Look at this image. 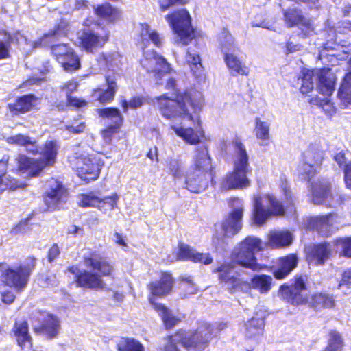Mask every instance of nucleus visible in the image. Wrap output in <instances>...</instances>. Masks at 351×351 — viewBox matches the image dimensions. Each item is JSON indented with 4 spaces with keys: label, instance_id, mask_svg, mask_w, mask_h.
I'll list each match as a JSON object with an SVG mask.
<instances>
[{
    "label": "nucleus",
    "instance_id": "1",
    "mask_svg": "<svg viewBox=\"0 0 351 351\" xmlns=\"http://www.w3.org/2000/svg\"><path fill=\"white\" fill-rule=\"evenodd\" d=\"M204 104L203 94L193 88L183 90L176 89L173 97L163 93L154 99V107L165 119H186L199 128L195 130L191 127L171 126L178 136L186 144L193 145H199L205 137L200 119Z\"/></svg>",
    "mask_w": 351,
    "mask_h": 351
},
{
    "label": "nucleus",
    "instance_id": "2",
    "mask_svg": "<svg viewBox=\"0 0 351 351\" xmlns=\"http://www.w3.org/2000/svg\"><path fill=\"white\" fill-rule=\"evenodd\" d=\"M8 142L18 146H35V148L27 149V152L33 155L40 154L39 158H31L25 154L18 156L16 169L18 171L27 173L28 178L40 176L45 169L53 167L57 162L60 145L56 140L46 141L42 145L40 152L36 147V141L22 134L9 137Z\"/></svg>",
    "mask_w": 351,
    "mask_h": 351
},
{
    "label": "nucleus",
    "instance_id": "3",
    "mask_svg": "<svg viewBox=\"0 0 351 351\" xmlns=\"http://www.w3.org/2000/svg\"><path fill=\"white\" fill-rule=\"evenodd\" d=\"M83 262L86 267L93 271L80 269L76 264L66 268V271L73 275V283L76 287L92 291L104 290L106 288V284L102 278H114L113 263L98 252L92 251L84 256Z\"/></svg>",
    "mask_w": 351,
    "mask_h": 351
},
{
    "label": "nucleus",
    "instance_id": "4",
    "mask_svg": "<svg viewBox=\"0 0 351 351\" xmlns=\"http://www.w3.org/2000/svg\"><path fill=\"white\" fill-rule=\"evenodd\" d=\"M307 289L305 278L297 274L291 279L290 282H285L279 287L278 295L283 301L294 306L306 305L316 311L335 307L336 301L333 295L326 291H317L308 296Z\"/></svg>",
    "mask_w": 351,
    "mask_h": 351
},
{
    "label": "nucleus",
    "instance_id": "5",
    "mask_svg": "<svg viewBox=\"0 0 351 351\" xmlns=\"http://www.w3.org/2000/svg\"><path fill=\"white\" fill-rule=\"evenodd\" d=\"M280 188L285 197L284 202L272 193L253 196L251 219L255 225L263 226L269 218L282 217L287 209L295 207L294 197L286 180L282 181Z\"/></svg>",
    "mask_w": 351,
    "mask_h": 351
},
{
    "label": "nucleus",
    "instance_id": "6",
    "mask_svg": "<svg viewBox=\"0 0 351 351\" xmlns=\"http://www.w3.org/2000/svg\"><path fill=\"white\" fill-rule=\"evenodd\" d=\"M216 337L213 325L204 322L193 330H176L166 337L163 351H181L177 343L186 351H210V345Z\"/></svg>",
    "mask_w": 351,
    "mask_h": 351
},
{
    "label": "nucleus",
    "instance_id": "7",
    "mask_svg": "<svg viewBox=\"0 0 351 351\" xmlns=\"http://www.w3.org/2000/svg\"><path fill=\"white\" fill-rule=\"evenodd\" d=\"M215 177V167L212 164V158L208 145L203 144L195 149L192 171L187 175L186 188L192 193L204 191Z\"/></svg>",
    "mask_w": 351,
    "mask_h": 351
},
{
    "label": "nucleus",
    "instance_id": "8",
    "mask_svg": "<svg viewBox=\"0 0 351 351\" xmlns=\"http://www.w3.org/2000/svg\"><path fill=\"white\" fill-rule=\"evenodd\" d=\"M261 239L247 236L241 240L237 247L230 254V262L234 266L247 269L254 271L265 269L271 270V267L259 263L256 256V253L264 250Z\"/></svg>",
    "mask_w": 351,
    "mask_h": 351
},
{
    "label": "nucleus",
    "instance_id": "9",
    "mask_svg": "<svg viewBox=\"0 0 351 351\" xmlns=\"http://www.w3.org/2000/svg\"><path fill=\"white\" fill-rule=\"evenodd\" d=\"M233 145L237 150L236 158L233 162L234 167L232 171L226 174L221 184V190L225 191L244 189L250 184L247 175L251 169L245 147L238 138L233 141Z\"/></svg>",
    "mask_w": 351,
    "mask_h": 351
},
{
    "label": "nucleus",
    "instance_id": "10",
    "mask_svg": "<svg viewBox=\"0 0 351 351\" xmlns=\"http://www.w3.org/2000/svg\"><path fill=\"white\" fill-rule=\"evenodd\" d=\"M165 19L176 36V43L186 46L197 37L196 29L192 25V18L186 9L175 10L166 14Z\"/></svg>",
    "mask_w": 351,
    "mask_h": 351
},
{
    "label": "nucleus",
    "instance_id": "11",
    "mask_svg": "<svg viewBox=\"0 0 351 351\" xmlns=\"http://www.w3.org/2000/svg\"><path fill=\"white\" fill-rule=\"evenodd\" d=\"M25 264H20L16 267H8L2 271L0 278L4 285L13 287L17 291L25 289L37 263V258L32 255L27 256Z\"/></svg>",
    "mask_w": 351,
    "mask_h": 351
},
{
    "label": "nucleus",
    "instance_id": "12",
    "mask_svg": "<svg viewBox=\"0 0 351 351\" xmlns=\"http://www.w3.org/2000/svg\"><path fill=\"white\" fill-rule=\"evenodd\" d=\"M243 215L244 206L241 203L228 212L221 223L222 234L216 232L212 237V242L216 247L226 244L228 238H232L240 232L243 228Z\"/></svg>",
    "mask_w": 351,
    "mask_h": 351
},
{
    "label": "nucleus",
    "instance_id": "13",
    "mask_svg": "<svg viewBox=\"0 0 351 351\" xmlns=\"http://www.w3.org/2000/svg\"><path fill=\"white\" fill-rule=\"evenodd\" d=\"M48 189L42 195L45 210L54 212L66 203L69 192L62 182L54 178L48 180Z\"/></svg>",
    "mask_w": 351,
    "mask_h": 351
},
{
    "label": "nucleus",
    "instance_id": "14",
    "mask_svg": "<svg viewBox=\"0 0 351 351\" xmlns=\"http://www.w3.org/2000/svg\"><path fill=\"white\" fill-rule=\"evenodd\" d=\"M98 116L109 121L100 132L101 136L106 142L110 143L113 136L120 132L124 123V117L117 107H106L97 108Z\"/></svg>",
    "mask_w": 351,
    "mask_h": 351
},
{
    "label": "nucleus",
    "instance_id": "15",
    "mask_svg": "<svg viewBox=\"0 0 351 351\" xmlns=\"http://www.w3.org/2000/svg\"><path fill=\"white\" fill-rule=\"evenodd\" d=\"M175 280L172 274L169 271H160L159 278L147 285L149 291L147 300L152 306L161 304L157 302L161 298L170 295L173 290Z\"/></svg>",
    "mask_w": 351,
    "mask_h": 351
},
{
    "label": "nucleus",
    "instance_id": "16",
    "mask_svg": "<svg viewBox=\"0 0 351 351\" xmlns=\"http://www.w3.org/2000/svg\"><path fill=\"white\" fill-rule=\"evenodd\" d=\"M104 162L93 155L80 156L73 162V169L82 180L90 182L99 178Z\"/></svg>",
    "mask_w": 351,
    "mask_h": 351
},
{
    "label": "nucleus",
    "instance_id": "17",
    "mask_svg": "<svg viewBox=\"0 0 351 351\" xmlns=\"http://www.w3.org/2000/svg\"><path fill=\"white\" fill-rule=\"evenodd\" d=\"M50 50L51 56L65 71L72 73L80 69V58L70 44H53L51 45Z\"/></svg>",
    "mask_w": 351,
    "mask_h": 351
},
{
    "label": "nucleus",
    "instance_id": "18",
    "mask_svg": "<svg viewBox=\"0 0 351 351\" xmlns=\"http://www.w3.org/2000/svg\"><path fill=\"white\" fill-rule=\"evenodd\" d=\"M324 151L321 147L316 145H310L308 149L303 154L306 161L301 167V174L308 182L318 173L317 168H320L324 160Z\"/></svg>",
    "mask_w": 351,
    "mask_h": 351
},
{
    "label": "nucleus",
    "instance_id": "19",
    "mask_svg": "<svg viewBox=\"0 0 351 351\" xmlns=\"http://www.w3.org/2000/svg\"><path fill=\"white\" fill-rule=\"evenodd\" d=\"M110 34L106 32L99 35L90 29H82L77 36V45L83 51L93 53L97 49L102 48L109 40Z\"/></svg>",
    "mask_w": 351,
    "mask_h": 351
},
{
    "label": "nucleus",
    "instance_id": "20",
    "mask_svg": "<svg viewBox=\"0 0 351 351\" xmlns=\"http://www.w3.org/2000/svg\"><path fill=\"white\" fill-rule=\"evenodd\" d=\"M141 64L149 73H152L156 79H161L171 71L167 60L155 50H152L141 60Z\"/></svg>",
    "mask_w": 351,
    "mask_h": 351
},
{
    "label": "nucleus",
    "instance_id": "21",
    "mask_svg": "<svg viewBox=\"0 0 351 351\" xmlns=\"http://www.w3.org/2000/svg\"><path fill=\"white\" fill-rule=\"evenodd\" d=\"M311 195L315 204H321L328 200L329 206L341 205L346 200L341 195L332 194L330 183L322 180L311 183Z\"/></svg>",
    "mask_w": 351,
    "mask_h": 351
},
{
    "label": "nucleus",
    "instance_id": "22",
    "mask_svg": "<svg viewBox=\"0 0 351 351\" xmlns=\"http://www.w3.org/2000/svg\"><path fill=\"white\" fill-rule=\"evenodd\" d=\"M284 21L289 27H298L304 37L309 36L314 31L312 21L306 19L300 9L288 8L282 12Z\"/></svg>",
    "mask_w": 351,
    "mask_h": 351
},
{
    "label": "nucleus",
    "instance_id": "23",
    "mask_svg": "<svg viewBox=\"0 0 351 351\" xmlns=\"http://www.w3.org/2000/svg\"><path fill=\"white\" fill-rule=\"evenodd\" d=\"M333 250L328 241L313 243L306 252L305 258L308 264L323 266L332 258Z\"/></svg>",
    "mask_w": 351,
    "mask_h": 351
},
{
    "label": "nucleus",
    "instance_id": "24",
    "mask_svg": "<svg viewBox=\"0 0 351 351\" xmlns=\"http://www.w3.org/2000/svg\"><path fill=\"white\" fill-rule=\"evenodd\" d=\"M105 82L106 88L97 86L92 89L90 94L92 102H97L104 106L111 104L114 100L119 89L115 76L106 75Z\"/></svg>",
    "mask_w": 351,
    "mask_h": 351
},
{
    "label": "nucleus",
    "instance_id": "25",
    "mask_svg": "<svg viewBox=\"0 0 351 351\" xmlns=\"http://www.w3.org/2000/svg\"><path fill=\"white\" fill-rule=\"evenodd\" d=\"M175 258L178 261H190L208 265L213 262V258L209 253H202L189 244L179 242Z\"/></svg>",
    "mask_w": 351,
    "mask_h": 351
},
{
    "label": "nucleus",
    "instance_id": "26",
    "mask_svg": "<svg viewBox=\"0 0 351 351\" xmlns=\"http://www.w3.org/2000/svg\"><path fill=\"white\" fill-rule=\"evenodd\" d=\"M79 198L77 205L81 208L94 207L101 208L105 204H108L110 209L113 210L117 207L119 197L116 193L104 197H100L97 196L93 191H90L88 193L80 194Z\"/></svg>",
    "mask_w": 351,
    "mask_h": 351
},
{
    "label": "nucleus",
    "instance_id": "27",
    "mask_svg": "<svg viewBox=\"0 0 351 351\" xmlns=\"http://www.w3.org/2000/svg\"><path fill=\"white\" fill-rule=\"evenodd\" d=\"M60 330V319L56 315L49 313H47L37 325L33 326V331L35 334L43 335L47 339L56 338Z\"/></svg>",
    "mask_w": 351,
    "mask_h": 351
},
{
    "label": "nucleus",
    "instance_id": "28",
    "mask_svg": "<svg viewBox=\"0 0 351 351\" xmlns=\"http://www.w3.org/2000/svg\"><path fill=\"white\" fill-rule=\"evenodd\" d=\"M299 263L298 256L296 253H291L278 258L277 268L273 266L271 270L267 269L271 272L273 276L278 280H282L286 278L298 267Z\"/></svg>",
    "mask_w": 351,
    "mask_h": 351
},
{
    "label": "nucleus",
    "instance_id": "29",
    "mask_svg": "<svg viewBox=\"0 0 351 351\" xmlns=\"http://www.w3.org/2000/svg\"><path fill=\"white\" fill-rule=\"evenodd\" d=\"M315 69L317 77V88L319 93L326 96L332 95L335 89L337 77L329 67H322Z\"/></svg>",
    "mask_w": 351,
    "mask_h": 351
},
{
    "label": "nucleus",
    "instance_id": "30",
    "mask_svg": "<svg viewBox=\"0 0 351 351\" xmlns=\"http://www.w3.org/2000/svg\"><path fill=\"white\" fill-rule=\"evenodd\" d=\"M16 344L22 349H29L33 346V338L29 332L26 319L15 320L11 330Z\"/></svg>",
    "mask_w": 351,
    "mask_h": 351
},
{
    "label": "nucleus",
    "instance_id": "31",
    "mask_svg": "<svg viewBox=\"0 0 351 351\" xmlns=\"http://www.w3.org/2000/svg\"><path fill=\"white\" fill-rule=\"evenodd\" d=\"M38 98L33 93L18 97L12 103L7 104V108L13 116H18L31 111Z\"/></svg>",
    "mask_w": 351,
    "mask_h": 351
},
{
    "label": "nucleus",
    "instance_id": "32",
    "mask_svg": "<svg viewBox=\"0 0 351 351\" xmlns=\"http://www.w3.org/2000/svg\"><path fill=\"white\" fill-rule=\"evenodd\" d=\"M332 213L317 215L310 219L308 225L322 237H329L332 233Z\"/></svg>",
    "mask_w": 351,
    "mask_h": 351
},
{
    "label": "nucleus",
    "instance_id": "33",
    "mask_svg": "<svg viewBox=\"0 0 351 351\" xmlns=\"http://www.w3.org/2000/svg\"><path fill=\"white\" fill-rule=\"evenodd\" d=\"M223 60L225 64L232 75H241L247 76L250 68L242 60L232 53H224Z\"/></svg>",
    "mask_w": 351,
    "mask_h": 351
},
{
    "label": "nucleus",
    "instance_id": "34",
    "mask_svg": "<svg viewBox=\"0 0 351 351\" xmlns=\"http://www.w3.org/2000/svg\"><path fill=\"white\" fill-rule=\"evenodd\" d=\"M94 14L100 19L106 21L108 23H114L121 16L120 10L113 7L110 3L104 2L96 5L94 9Z\"/></svg>",
    "mask_w": 351,
    "mask_h": 351
},
{
    "label": "nucleus",
    "instance_id": "35",
    "mask_svg": "<svg viewBox=\"0 0 351 351\" xmlns=\"http://www.w3.org/2000/svg\"><path fill=\"white\" fill-rule=\"evenodd\" d=\"M139 41L144 45L152 42L154 46L160 47L162 46V39L158 32L151 28L150 25L147 23H141L140 25V32L138 35Z\"/></svg>",
    "mask_w": 351,
    "mask_h": 351
},
{
    "label": "nucleus",
    "instance_id": "36",
    "mask_svg": "<svg viewBox=\"0 0 351 351\" xmlns=\"http://www.w3.org/2000/svg\"><path fill=\"white\" fill-rule=\"evenodd\" d=\"M293 242V236L289 231H276L270 233L268 243L272 249L289 247Z\"/></svg>",
    "mask_w": 351,
    "mask_h": 351
},
{
    "label": "nucleus",
    "instance_id": "37",
    "mask_svg": "<svg viewBox=\"0 0 351 351\" xmlns=\"http://www.w3.org/2000/svg\"><path fill=\"white\" fill-rule=\"evenodd\" d=\"M265 319L253 316L244 324L245 335L247 339L262 335L264 331Z\"/></svg>",
    "mask_w": 351,
    "mask_h": 351
},
{
    "label": "nucleus",
    "instance_id": "38",
    "mask_svg": "<svg viewBox=\"0 0 351 351\" xmlns=\"http://www.w3.org/2000/svg\"><path fill=\"white\" fill-rule=\"evenodd\" d=\"M8 161V156H3L0 159V192L6 189H15L18 187V182L16 179L5 177Z\"/></svg>",
    "mask_w": 351,
    "mask_h": 351
},
{
    "label": "nucleus",
    "instance_id": "39",
    "mask_svg": "<svg viewBox=\"0 0 351 351\" xmlns=\"http://www.w3.org/2000/svg\"><path fill=\"white\" fill-rule=\"evenodd\" d=\"M154 310L160 315L165 330H171L181 322V319L174 316L171 311L163 304L152 306Z\"/></svg>",
    "mask_w": 351,
    "mask_h": 351
},
{
    "label": "nucleus",
    "instance_id": "40",
    "mask_svg": "<svg viewBox=\"0 0 351 351\" xmlns=\"http://www.w3.org/2000/svg\"><path fill=\"white\" fill-rule=\"evenodd\" d=\"M19 31L12 34L6 29H1L0 34L5 36L6 39L3 41L0 40V60L8 59L11 57V45L12 43H19L17 35Z\"/></svg>",
    "mask_w": 351,
    "mask_h": 351
},
{
    "label": "nucleus",
    "instance_id": "41",
    "mask_svg": "<svg viewBox=\"0 0 351 351\" xmlns=\"http://www.w3.org/2000/svg\"><path fill=\"white\" fill-rule=\"evenodd\" d=\"M333 160L337 162L338 166L342 169L344 174L343 180L346 186L351 190V161H347L346 153L341 151L335 154Z\"/></svg>",
    "mask_w": 351,
    "mask_h": 351
},
{
    "label": "nucleus",
    "instance_id": "42",
    "mask_svg": "<svg viewBox=\"0 0 351 351\" xmlns=\"http://www.w3.org/2000/svg\"><path fill=\"white\" fill-rule=\"evenodd\" d=\"M315 75V69H308L303 68L301 70L300 75L298 77L301 80V86L300 91L303 95H307L314 88V77Z\"/></svg>",
    "mask_w": 351,
    "mask_h": 351
},
{
    "label": "nucleus",
    "instance_id": "43",
    "mask_svg": "<svg viewBox=\"0 0 351 351\" xmlns=\"http://www.w3.org/2000/svg\"><path fill=\"white\" fill-rule=\"evenodd\" d=\"M251 283L255 289L261 293H268L273 286V279L267 274L254 275L251 279Z\"/></svg>",
    "mask_w": 351,
    "mask_h": 351
},
{
    "label": "nucleus",
    "instance_id": "44",
    "mask_svg": "<svg viewBox=\"0 0 351 351\" xmlns=\"http://www.w3.org/2000/svg\"><path fill=\"white\" fill-rule=\"evenodd\" d=\"M116 348L117 351H145L144 346L133 337H121Z\"/></svg>",
    "mask_w": 351,
    "mask_h": 351
},
{
    "label": "nucleus",
    "instance_id": "45",
    "mask_svg": "<svg viewBox=\"0 0 351 351\" xmlns=\"http://www.w3.org/2000/svg\"><path fill=\"white\" fill-rule=\"evenodd\" d=\"M338 97L346 105L351 104V75H346L343 77Z\"/></svg>",
    "mask_w": 351,
    "mask_h": 351
},
{
    "label": "nucleus",
    "instance_id": "46",
    "mask_svg": "<svg viewBox=\"0 0 351 351\" xmlns=\"http://www.w3.org/2000/svg\"><path fill=\"white\" fill-rule=\"evenodd\" d=\"M214 273L218 274V281L219 284L223 282L237 274L234 271V266L230 262H226L219 265L214 271Z\"/></svg>",
    "mask_w": 351,
    "mask_h": 351
},
{
    "label": "nucleus",
    "instance_id": "47",
    "mask_svg": "<svg viewBox=\"0 0 351 351\" xmlns=\"http://www.w3.org/2000/svg\"><path fill=\"white\" fill-rule=\"evenodd\" d=\"M269 123L263 121L259 117L255 118L254 132L255 136L258 139L267 141L269 139Z\"/></svg>",
    "mask_w": 351,
    "mask_h": 351
},
{
    "label": "nucleus",
    "instance_id": "48",
    "mask_svg": "<svg viewBox=\"0 0 351 351\" xmlns=\"http://www.w3.org/2000/svg\"><path fill=\"white\" fill-rule=\"evenodd\" d=\"M334 243L339 247V255L346 258H351V236L337 238Z\"/></svg>",
    "mask_w": 351,
    "mask_h": 351
},
{
    "label": "nucleus",
    "instance_id": "49",
    "mask_svg": "<svg viewBox=\"0 0 351 351\" xmlns=\"http://www.w3.org/2000/svg\"><path fill=\"white\" fill-rule=\"evenodd\" d=\"M221 284L226 286L228 291L231 293H233L239 289H241L243 288L244 282L239 276V274H236L234 276H231L230 278L227 279V280Z\"/></svg>",
    "mask_w": 351,
    "mask_h": 351
},
{
    "label": "nucleus",
    "instance_id": "50",
    "mask_svg": "<svg viewBox=\"0 0 351 351\" xmlns=\"http://www.w3.org/2000/svg\"><path fill=\"white\" fill-rule=\"evenodd\" d=\"M75 91V87L73 86L70 90L67 92L66 105L71 106L75 109H80L88 106V101L83 98H78L73 97L71 94Z\"/></svg>",
    "mask_w": 351,
    "mask_h": 351
},
{
    "label": "nucleus",
    "instance_id": "51",
    "mask_svg": "<svg viewBox=\"0 0 351 351\" xmlns=\"http://www.w3.org/2000/svg\"><path fill=\"white\" fill-rule=\"evenodd\" d=\"M190 0H157L159 10L164 12L174 7L184 6L189 3Z\"/></svg>",
    "mask_w": 351,
    "mask_h": 351
},
{
    "label": "nucleus",
    "instance_id": "52",
    "mask_svg": "<svg viewBox=\"0 0 351 351\" xmlns=\"http://www.w3.org/2000/svg\"><path fill=\"white\" fill-rule=\"evenodd\" d=\"M186 58V62L193 73H196L202 68L201 58L199 54L192 53L188 51Z\"/></svg>",
    "mask_w": 351,
    "mask_h": 351
},
{
    "label": "nucleus",
    "instance_id": "53",
    "mask_svg": "<svg viewBox=\"0 0 351 351\" xmlns=\"http://www.w3.org/2000/svg\"><path fill=\"white\" fill-rule=\"evenodd\" d=\"M61 249L58 243H52L47 252V260L49 263L56 261L60 256Z\"/></svg>",
    "mask_w": 351,
    "mask_h": 351
},
{
    "label": "nucleus",
    "instance_id": "54",
    "mask_svg": "<svg viewBox=\"0 0 351 351\" xmlns=\"http://www.w3.org/2000/svg\"><path fill=\"white\" fill-rule=\"evenodd\" d=\"M33 213L29 214L26 218L21 220L14 228L13 231L16 234L21 233L25 232L28 226H29V221L32 219L33 217Z\"/></svg>",
    "mask_w": 351,
    "mask_h": 351
},
{
    "label": "nucleus",
    "instance_id": "55",
    "mask_svg": "<svg viewBox=\"0 0 351 351\" xmlns=\"http://www.w3.org/2000/svg\"><path fill=\"white\" fill-rule=\"evenodd\" d=\"M345 287L348 289L351 288V268L344 270L341 274V278L338 285V287Z\"/></svg>",
    "mask_w": 351,
    "mask_h": 351
},
{
    "label": "nucleus",
    "instance_id": "56",
    "mask_svg": "<svg viewBox=\"0 0 351 351\" xmlns=\"http://www.w3.org/2000/svg\"><path fill=\"white\" fill-rule=\"evenodd\" d=\"M67 25H68L64 19H61L60 21L54 25L53 28L49 31L48 34L50 36H54L60 32L64 31L66 28Z\"/></svg>",
    "mask_w": 351,
    "mask_h": 351
},
{
    "label": "nucleus",
    "instance_id": "57",
    "mask_svg": "<svg viewBox=\"0 0 351 351\" xmlns=\"http://www.w3.org/2000/svg\"><path fill=\"white\" fill-rule=\"evenodd\" d=\"M169 171L175 178H180L182 175V167L178 160H174L170 163Z\"/></svg>",
    "mask_w": 351,
    "mask_h": 351
},
{
    "label": "nucleus",
    "instance_id": "58",
    "mask_svg": "<svg viewBox=\"0 0 351 351\" xmlns=\"http://www.w3.org/2000/svg\"><path fill=\"white\" fill-rule=\"evenodd\" d=\"M130 109L141 108L145 103V98L143 96H133L130 99Z\"/></svg>",
    "mask_w": 351,
    "mask_h": 351
},
{
    "label": "nucleus",
    "instance_id": "59",
    "mask_svg": "<svg viewBox=\"0 0 351 351\" xmlns=\"http://www.w3.org/2000/svg\"><path fill=\"white\" fill-rule=\"evenodd\" d=\"M1 296V301L5 304H12L16 299V296L14 293L10 290H6L2 292Z\"/></svg>",
    "mask_w": 351,
    "mask_h": 351
},
{
    "label": "nucleus",
    "instance_id": "60",
    "mask_svg": "<svg viewBox=\"0 0 351 351\" xmlns=\"http://www.w3.org/2000/svg\"><path fill=\"white\" fill-rule=\"evenodd\" d=\"M86 125L84 122L80 123L77 125L73 126L71 125H66L65 128L67 131L73 134H81L84 132Z\"/></svg>",
    "mask_w": 351,
    "mask_h": 351
},
{
    "label": "nucleus",
    "instance_id": "61",
    "mask_svg": "<svg viewBox=\"0 0 351 351\" xmlns=\"http://www.w3.org/2000/svg\"><path fill=\"white\" fill-rule=\"evenodd\" d=\"M66 234L71 235L74 237H76L78 235L82 237L84 234V230L82 227H79L76 225H71V228L67 230Z\"/></svg>",
    "mask_w": 351,
    "mask_h": 351
},
{
    "label": "nucleus",
    "instance_id": "62",
    "mask_svg": "<svg viewBox=\"0 0 351 351\" xmlns=\"http://www.w3.org/2000/svg\"><path fill=\"white\" fill-rule=\"evenodd\" d=\"M43 81L44 78H41L37 76H30L23 82V85L24 86L39 85Z\"/></svg>",
    "mask_w": 351,
    "mask_h": 351
},
{
    "label": "nucleus",
    "instance_id": "63",
    "mask_svg": "<svg viewBox=\"0 0 351 351\" xmlns=\"http://www.w3.org/2000/svg\"><path fill=\"white\" fill-rule=\"evenodd\" d=\"M146 156L149 158L152 161L158 162V149L156 146L150 148L147 152Z\"/></svg>",
    "mask_w": 351,
    "mask_h": 351
},
{
    "label": "nucleus",
    "instance_id": "64",
    "mask_svg": "<svg viewBox=\"0 0 351 351\" xmlns=\"http://www.w3.org/2000/svg\"><path fill=\"white\" fill-rule=\"evenodd\" d=\"M300 45L294 44L291 41H287L286 43V53L296 52L300 51Z\"/></svg>",
    "mask_w": 351,
    "mask_h": 351
}]
</instances>
